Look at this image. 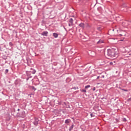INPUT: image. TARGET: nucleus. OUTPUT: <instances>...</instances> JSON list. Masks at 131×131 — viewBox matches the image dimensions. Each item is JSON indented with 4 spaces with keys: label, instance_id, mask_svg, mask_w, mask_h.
Returning a JSON list of instances; mask_svg holds the SVG:
<instances>
[{
    "label": "nucleus",
    "instance_id": "1",
    "mask_svg": "<svg viewBox=\"0 0 131 131\" xmlns=\"http://www.w3.org/2000/svg\"><path fill=\"white\" fill-rule=\"evenodd\" d=\"M107 55L111 58H116L118 56L114 49L107 50Z\"/></svg>",
    "mask_w": 131,
    "mask_h": 131
},
{
    "label": "nucleus",
    "instance_id": "13",
    "mask_svg": "<svg viewBox=\"0 0 131 131\" xmlns=\"http://www.w3.org/2000/svg\"><path fill=\"white\" fill-rule=\"evenodd\" d=\"M31 89H32V90H34V91L36 90V89H35V88H34V86H31Z\"/></svg>",
    "mask_w": 131,
    "mask_h": 131
},
{
    "label": "nucleus",
    "instance_id": "8",
    "mask_svg": "<svg viewBox=\"0 0 131 131\" xmlns=\"http://www.w3.org/2000/svg\"><path fill=\"white\" fill-rule=\"evenodd\" d=\"M69 23L73 25V19L72 18H70V19L69 20Z\"/></svg>",
    "mask_w": 131,
    "mask_h": 131
},
{
    "label": "nucleus",
    "instance_id": "14",
    "mask_svg": "<svg viewBox=\"0 0 131 131\" xmlns=\"http://www.w3.org/2000/svg\"><path fill=\"white\" fill-rule=\"evenodd\" d=\"M82 92H84V93H86V90H82Z\"/></svg>",
    "mask_w": 131,
    "mask_h": 131
},
{
    "label": "nucleus",
    "instance_id": "5",
    "mask_svg": "<svg viewBox=\"0 0 131 131\" xmlns=\"http://www.w3.org/2000/svg\"><path fill=\"white\" fill-rule=\"evenodd\" d=\"M53 36H54V37H55V38H57V37H58V34L56 33H54L53 34Z\"/></svg>",
    "mask_w": 131,
    "mask_h": 131
},
{
    "label": "nucleus",
    "instance_id": "4",
    "mask_svg": "<svg viewBox=\"0 0 131 131\" xmlns=\"http://www.w3.org/2000/svg\"><path fill=\"white\" fill-rule=\"evenodd\" d=\"M79 26L80 27H81V28H82V29H83V28H84V24L83 23H81L79 25Z\"/></svg>",
    "mask_w": 131,
    "mask_h": 131
},
{
    "label": "nucleus",
    "instance_id": "9",
    "mask_svg": "<svg viewBox=\"0 0 131 131\" xmlns=\"http://www.w3.org/2000/svg\"><path fill=\"white\" fill-rule=\"evenodd\" d=\"M71 120L70 119H67L66 121H65V123H69L70 122Z\"/></svg>",
    "mask_w": 131,
    "mask_h": 131
},
{
    "label": "nucleus",
    "instance_id": "6",
    "mask_svg": "<svg viewBox=\"0 0 131 131\" xmlns=\"http://www.w3.org/2000/svg\"><path fill=\"white\" fill-rule=\"evenodd\" d=\"M102 29H103V27H102L101 26H98L97 27V30H99V31H101Z\"/></svg>",
    "mask_w": 131,
    "mask_h": 131
},
{
    "label": "nucleus",
    "instance_id": "21",
    "mask_svg": "<svg viewBox=\"0 0 131 131\" xmlns=\"http://www.w3.org/2000/svg\"><path fill=\"white\" fill-rule=\"evenodd\" d=\"M123 7H125V4H124V5H123Z\"/></svg>",
    "mask_w": 131,
    "mask_h": 131
},
{
    "label": "nucleus",
    "instance_id": "20",
    "mask_svg": "<svg viewBox=\"0 0 131 131\" xmlns=\"http://www.w3.org/2000/svg\"><path fill=\"white\" fill-rule=\"evenodd\" d=\"M99 78H100V76H98V77H97V79H99Z\"/></svg>",
    "mask_w": 131,
    "mask_h": 131
},
{
    "label": "nucleus",
    "instance_id": "23",
    "mask_svg": "<svg viewBox=\"0 0 131 131\" xmlns=\"http://www.w3.org/2000/svg\"><path fill=\"white\" fill-rule=\"evenodd\" d=\"M128 101H130V98L128 99Z\"/></svg>",
    "mask_w": 131,
    "mask_h": 131
},
{
    "label": "nucleus",
    "instance_id": "19",
    "mask_svg": "<svg viewBox=\"0 0 131 131\" xmlns=\"http://www.w3.org/2000/svg\"><path fill=\"white\" fill-rule=\"evenodd\" d=\"M110 65H113V62H111L110 63Z\"/></svg>",
    "mask_w": 131,
    "mask_h": 131
},
{
    "label": "nucleus",
    "instance_id": "11",
    "mask_svg": "<svg viewBox=\"0 0 131 131\" xmlns=\"http://www.w3.org/2000/svg\"><path fill=\"white\" fill-rule=\"evenodd\" d=\"M73 126H74V125H72L70 127L69 130H70V131L72 130V129H73Z\"/></svg>",
    "mask_w": 131,
    "mask_h": 131
},
{
    "label": "nucleus",
    "instance_id": "17",
    "mask_svg": "<svg viewBox=\"0 0 131 131\" xmlns=\"http://www.w3.org/2000/svg\"><path fill=\"white\" fill-rule=\"evenodd\" d=\"M79 2L80 3H82L83 2V0H79Z\"/></svg>",
    "mask_w": 131,
    "mask_h": 131
},
{
    "label": "nucleus",
    "instance_id": "24",
    "mask_svg": "<svg viewBox=\"0 0 131 131\" xmlns=\"http://www.w3.org/2000/svg\"><path fill=\"white\" fill-rule=\"evenodd\" d=\"M95 88H94V89H93V91H95Z\"/></svg>",
    "mask_w": 131,
    "mask_h": 131
},
{
    "label": "nucleus",
    "instance_id": "10",
    "mask_svg": "<svg viewBox=\"0 0 131 131\" xmlns=\"http://www.w3.org/2000/svg\"><path fill=\"white\" fill-rule=\"evenodd\" d=\"M103 42H104V41L103 40H100L99 41H98L97 42V43L99 44V43H103Z\"/></svg>",
    "mask_w": 131,
    "mask_h": 131
},
{
    "label": "nucleus",
    "instance_id": "22",
    "mask_svg": "<svg viewBox=\"0 0 131 131\" xmlns=\"http://www.w3.org/2000/svg\"><path fill=\"white\" fill-rule=\"evenodd\" d=\"M124 121H126V119H124Z\"/></svg>",
    "mask_w": 131,
    "mask_h": 131
},
{
    "label": "nucleus",
    "instance_id": "12",
    "mask_svg": "<svg viewBox=\"0 0 131 131\" xmlns=\"http://www.w3.org/2000/svg\"><path fill=\"white\" fill-rule=\"evenodd\" d=\"M89 88H91V85H88L85 86V89H89Z\"/></svg>",
    "mask_w": 131,
    "mask_h": 131
},
{
    "label": "nucleus",
    "instance_id": "7",
    "mask_svg": "<svg viewBox=\"0 0 131 131\" xmlns=\"http://www.w3.org/2000/svg\"><path fill=\"white\" fill-rule=\"evenodd\" d=\"M91 117H95V116H96V114H95V113H92L91 114Z\"/></svg>",
    "mask_w": 131,
    "mask_h": 131
},
{
    "label": "nucleus",
    "instance_id": "16",
    "mask_svg": "<svg viewBox=\"0 0 131 131\" xmlns=\"http://www.w3.org/2000/svg\"><path fill=\"white\" fill-rule=\"evenodd\" d=\"M72 25H73L72 24H70V23H69V26H72Z\"/></svg>",
    "mask_w": 131,
    "mask_h": 131
},
{
    "label": "nucleus",
    "instance_id": "2",
    "mask_svg": "<svg viewBox=\"0 0 131 131\" xmlns=\"http://www.w3.org/2000/svg\"><path fill=\"white\" fill-rule=\"evenodd\" d=\"M49 32L47 31H44L41 33V35H43V36H48Z\"/></svg>",
    "mask_w": 131,
    "mask_h": 131
},
{
    "label": "nucleus",
    "instance_id": "25",
    "mask_svg": "<svg viewBox=\"0 0 131 131\" xmlns=\"http://www.w3.org/2000/svg\"><path fill=\"white\" fill-rule=\"evenodd\" d=\"M113 31H114V29L113 30Z\"/></svg>",
    "mask_w": 131,
    "mask_h": 131
},
{
    "label": "nucleus",
    "instance_id": "3",
    "mask_svg": "<svg viewBox=\"0 0 131 131\" xmlns=\"http://www.w3.org/2000/svg\"><path fill=\"white\" fill-rule=\"evenodd\" d=\"M34 125H37V124H38V119H36L35 120V121L34 122Z\"/></svg>",
    "mask_w": 131,
    "mask_h": 131
},
{
    "label": "nucleus",
    "instance_id": "18",
    "mask_svg": "<svg viewBox=\"0 0 131 131\" xmlns=\"http://www.w3.org/2000/svg\"><path fill=\"white\" fill-rule=\"evenodd\" d=\"M123 91H124V92H127V90H125V89H123Z\"/></svg>",
    "mask_w": 131,
    "mask_h": 131
},
{
    "label": "nucleus",
    "instance_id": "15",
    "mask_svg": "<svg viewBox=\"0 0 131 131\" xmlns=\"http://www.w3.org/2000/svg\"><path fill=\"white\" fill-rule=\"evenodd\" d=\"M5 72H6V73H8V72H9V70L6 69Z\"/></svg>",
    "mask_w": 131,
    "mask_h": 131
}]
</instances>
